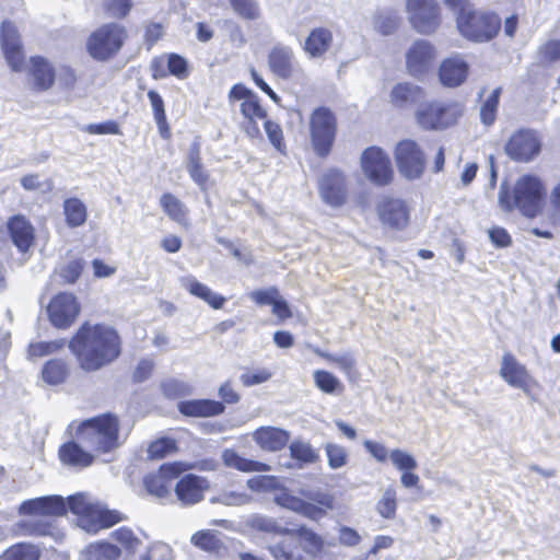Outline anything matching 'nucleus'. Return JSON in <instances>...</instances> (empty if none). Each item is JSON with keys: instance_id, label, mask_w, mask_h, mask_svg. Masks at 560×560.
<instances>
[{"instance_id": "obj_51", "label": "nucleus", "mask_w": 560, "mask_h": 560, "mask_svg": "<svg viewBox=\"0 0 560 560\" xmlns=\"http://www.w3.org/2000/svg\"><path fill=\"white\" fill-rule=\"evenodd\" d=\"M275 502L285 509L300 513L305 516V512L312 513L311 506L306 504V500L300 499L289 491L283 490L275 497Z\"/></svg>"}, {"instance_id": "obj_6", "label": "nucleus", "mask_w": 560, "mask_h": 560, "mask_svg": "<svg viewBox=\"0 0 560 560\" xmlns=\"http://www.w3.org/2000/svg\"><path fill=\"white\" fill-rule=\"evenodd\" d=\"M463 115V107L455 101L430 100L418 104L416 124L425 131H442L455 126Z\"/></svg>"}, {"instance_id": "obj_32", "label": "nucleus", "mask_w": 560, "mask_h": 560, "mask_svg": "<svg viewBox=\"0 0 560 560\" xmlns=\"http://www.w3.org/2000/svg\"><path fill=\"white\" fill-rule=\"evenodd\" d=\"M182 283L190 295L202 300L213 310L222 308L226 302L223 295L212 292L208 285L198 281L195 277L184 278Z\"/></svg>"}, {"instance_id": "obj_24", "label": "nucleus", "mask_w": 560, "mask_h": 560, "mask_svg": "<svg viewBox=\"0 0 560 560\" xmlns=\"http://www.w3.org/2000/svg\"><path fill=\"white\" fill-rule=\"evenodd\" d=\"M95 454L82 445L78 440L68 441L59 446L58 457L66 466L85 468L94 463Z\"/></svg>"}, {"instance_id": "obj_3", "label": "nucleus", "mask_w": 560, "mask_h": 560, "mask_svg": "<svg viewBox=\"0 0 560 560\" xmlns=\"http://www.w3.org/2000/svg\"><path fill=\"white\" fill-rule=\"evenodd\" d=\"M455 13L456 28L469 42L487 43L495 38L502 27L499 14L490 10H479L470 0H443Z\"/></svg>"}, {"instance_id": "obj_60", "label": "nucleus", "mask_w": 560, "mask_h": 560, "mask_svg": "<svg viewBox=\"0 0 560 560\" xmlns=\"http://www.w3.org/2000/svg\"><path fill=\"white\" fill-rule=\"evenodd\" d=\"M268 550L276 560H302L303 558L298 550H294V548H291L284 542L269 546Z\"/></svg>"}, {"instance_id": "obj_40", "label": "nucleus", "mask_w": 560, "mask_h": 560, "mask_svg": "<svg viewBox=\"0 0 560 560\" xmlns=\"http://www.w3.org/2000/svg\"><path fill=\"white\" fill-rule=\"evenodd\" d=\"M191 544L209 553H219L223 548V542L218 534L211 529H201L191 536Z\"/></svg>"}, {"instance_id": "obj_18", "label": "nucleus", "mask_w": 560, "mask_h": 560, "mask_svg": "<svg viewBox=\"0 0 560 560\" xmlns=\"http://www.w3.org/2000/svg\"><path fill=\"white\" fill-rule=\"evenodd\" d=\"M150 71L154 80L165 79L170 75L185 80L190 73L186 58L176 52H166L152 58Z\"/></svg>"}, {"instance_id": "obj_34", "label": "nucleus", "mask_w": 560, "mask_h": 560, "mask_svg": "<svg viewBox=\"0 0 560 560\" xmlns=\"http://www.w3.org/2000/svg\"><path fill=\"white\" fill-rule=\"evenodd\" d=\"M69 376V362L62 358L47 360L40 371L42 380L50 386H57L66 383Z\"/></svg>"}, {"instance_id": "obj_57", "label": "nucleus", "mask_w": 560, "mask_h": 560, "mask_svg": "<svg viewBox=\"0 0 560 560\" xmlns=\"http://www.w3.org/2000/svg\"><path fill=\"white\" fill-rule=\"evenodd\" d=\"M377 512L384 518H394L397 510L396 492L393 489H387L384 495L377 503Z\"/></svg>"}, {"instance_id": "obj_17", "label": "nucleus", "mask_w": 560, "mask_h": 560, "mask_svg": "<svg viewBox=\"0 0 560 560\" xmlns=\"http://www.w3.org/2000/svg\"><path fill=\"white\" fill-rule=\"evenodd\" d=\"M318 189L322 199L331 207H341L348 200L346 175L337 168H330L323 175Z\"/></svg>"}, {"instance_id": "obj_19", "label": "nucleus", "mask_w": 560, "mask_h": 560, "mask_svg": "<svg viewBox=\"0 0 560 560\" xmlns=\"http://www.w3.org/2000/svg\"><path fill=\"white\" fill-rule=\"evenodd\" d=\"M435 49L424 39L416 40L406 54V69L413 78L424 75L434 66Z\"/></svg>"}, {"instance_id": "obj_25", "label": "nucleus", "mask_w": 560, "mask_h": 560, "mask_svg": "<svg viewBox=\"0 0 560 560\" xmlns=\"http://www.w3.org/2000/svg\"><path fill=\"white\" fill-rule=\"evenodd\" d=\"M294 52L289 46L277 45L268 54V66L273 74L289 79L294 72Z\"/></svg>"}, {"instance_id": "obj_11", "label": "nucleus", "mask_w": 560, "mask_h": 560, "mask_svg": "<svg viewBox=\"0 0 560 560\" xmlns=\"http://www.w3.org/2000/svg\"><path fill=\"white\" fill-rule=\"evenodd\" d=\"M399 173L408 179H417L425 170V155L417 141L411 139L400 140L394 151Z\"/></svg>"}, {"instance_id": "obj_43", "label": "nucleus", "mask_w": 560, "mask_h": 560, "mask_svg": "<svg viewBox=\"0 0 560 560\" xmlns=\"http://www.w3.org/2000/svg\"><path fill=\"white\" fill-rule=\"evenodd\" d=\"M319 355L328 363L335 364L350 380H357L359 376L355 359L349 354L336 355L328 352H319Z\"/></svg>"}, {"instance_id": "obj_9", "label": "nucleus", "mask_w": 560, "mask_h": 560, "mask_svg": "<svg viewBox=\"0 0 560 560\" xmlns=\"http://www.w3.org/2000/svg\"><path fill=\"white\" fill-rule=\"evenodd\" d=\"M408 20L415 31L430 35L442 24V10L436 0H406Z\"/></svg>"}, {"instance_id": "obj_23", "label": "nucleus", "mask_w": 560, "mask_h": 560, "mask_svg": "<svg viewBox=\"0 0 560 560\" xmlns=\"http://www.w3.org/2000/svg\"><path fill=\"white\" fill-rule=\"evenodd\" d=\"M13 244L22 253L27 252L35 242V230L32 223L22 214H15L7 223Z\"/></svg>"}, {"instance_id": "obj_8", "label": "nucleus", "mask_w": 560, "mask_h": 560, "mask_svg": "<svg viewBox=\"0 0 560 560\" xmlns=\"http://www.w3.org/2000/svg\"><path fill=\"white\" fill-rule=\"evenodd\" d=\"M231 103L241 102L240 112L244 117L243 129L250 138L260 136L259 120L268 116L266 108L261 105L259 97L244 84H234L229 92Z\"/></svg>"}, {"instance_id": "obj_56", "label": "nucleus", "mask_w": 560, "mask_h": 560, "mask_svg": "<svg viewBox=\"0 0 560 560\" xmlns=\"http://www.w3.org/2000/svg\"><path fill=\"white\" fill-rule=\"evenodd\" d=\"M325 452L330 468L338 469L347 465L348 453L345 447L335 443H328L325 446Z\"/></svg>"}, {"instance_id": "obj_53", "label": "nucleus", "mask_w": 560, "mask_h": 560, "mask_svg": "<svg viewBox=\"0 0 560 560\" xmlns=\"http://www.w3.org/2000/svg\"><path fill=\"white\" fill-rule=\"evenodd\" d=\"M233 11L244 20L254 21L260 15L256 0H229Z\"/></svg>"}, {"instance_id": "obj_62", "label": "nucleus", "mask_w": 560, "mask_h": 560, "mask_svg": "<svg viewBox=\"0 0 560 560\" xmlns=\"http://www.w3.org/2000/svg\"><path fill=\"white\" fill-rule=\"evenodd\" d=\"M95 556L98 560H118L121 550L108 541H98L94 545Z\"/></svg>"}, {"instance_id": "obj_55", "label": "nucleus", "mask_w": 560, "mask_h": 560, "mask_svg": "<svg viewBox=\"0 0 560 560\" xmlns=\"http://www.w3.org/2000/svg\"><path fill=\"white\" fill-rule=\"evenodd\" d=\"M264 127H265L267 137H268L269 141L271 142V144L275 147V149L277 151H279L280 153L284 154L287 151V144L284 141L283 131H282L281 126L278 122L266 118L264 120Z\"/></svg>"}, {"instance_id": "obj_31", "label": "nucleus", "mask_w": 560, "mask_h": 560, "mask_svg": "<svg viewBox=\"0 0 560 560\" xmlns=\"http://www.w3.org/2000/svg\"><path fill=\"white\" fill-rule=\"evenodd\" d=\"M332 44V33L327 27H315L305 38L303 49L312 58L324 56Z\"/></svg>"}, {"instance_id": "obj_36", "label": "nucleus", "mask_w": 560, "mask_h": 560, "mask_svg": "<svg viewBox=\"0 0 560 560\" xmlns=\"http://www.w3.org/2000/svg\"><path fill=\"white\" fill-rule=\"evenodd\" d=\"M306 504L311 506L312 513L305 512V517L318 521L324 517L327 511L335 508V497L328 492H310L306 494Z\"/></svg>"}, {"instance_id": "obj_54", "label": "nucleus", "mask_w": 560, "mask_h": 560, "mask_svg": "<svg viewBox=\"0 0 560 560\" xmlns=\"http://www.w3.org/2000/svg\"><path fill=\"white\" fill-rule=\"evenodd\" d=\"M68 511L80 517H89L93 514V505L83 493H75L67 498Z\"/></svg>"}, {"instance_id": "obj_52", "label": "nucleus", "mask_w": 560, "mask_h": 560, "mask_svg": "<svg viewBox=\"0 0 560 560\" xmlns=\"http://www.w3.org/2000/svg\"><path fill=\"white\" fill-rule=\"evenodd\" d=\"M144 487L150 494L165 498L170 493L171 483L158 471L144 478Z\"/></svg>"}, {"instance_id": "obj_44", "label": "nucleus", "mask_w": 560, "mask_h": 560, "mask_svg": "<svg viewBox=\"0 0 560 560\" xmlns=\"http://www.w3.org/2000/svg\"><path fill=\"white\" fill-rule=\"evenodd\" d=\"M133 0H102L101 8L105 16L125 20L133 9Z\"/></svg>"}, {"instance_id": "obj_29", "label": "nucleus", "mask_w": 560, "mask_h": 560, "mask_svg": "<svg viewBox=\"0 0 560 560\" xmlns=\"http://www.w3.org/2000/svg\"><path fill=\"white\" fill-rule=\"evenodd\" d=\"M468 75V65L458 58H448L442 61L439 77L443 85L455 88L460 85Z\"/></svg>"}, {"instance_id": "obj_50", "label": "nucleus", "mask_w": 560, "mask_h": 560, "mask_svg": "<svg viewBox=\"0 0 560 560\" xmlns=\"http://www.w3.org/2000/svg\"><path fill=\"white\" fill-rule=\"evenodd\" d=\"M315 385L326 394L342 393L343 385L340 381L330 372L325 370H317L314 372Z\"/></svg>"}, {"instance_id": "obj_21", "label": "nucleus", "mask_w": 560, "mask_h": 560, "mask_svg": "<svg viewBox=\"0 0 560 560\" xmlns=\"http://www.w3.org/2000/svg\"><path fill=\"white\" fill-rule=\"evenodd\" d=\"M20 511L31 516L61 517L68 513V508L62 497L46 495L24 501Z\"/></svg>"}, {"instance_id": "obj_47", "label": "nucleus", "mask_w": 560, "mask_h": 560, "mask_svg": "<svg viewBox=\"0 0 560 560\" xmlns=\"http://www.w3.org/2000/svg\"><path fill=\"white\" fill-rule=\"evenodd\" d=\"M289 448L291 457L300 465L314 464L319 459L318 453L308 443L294 441Z\"/></svg>"}, {"instance_id": "obj_26", "label": "nucleus", "mask_w": 560, "mask_h": 560, "mask_svg": "<svg viewBox=\"0 0 560 560\" xmlns=\"http://www.w3.org/2000/svg\"><path fill=\"white\" fill-rule=\"evenodd\" d=\"M541 223L547 229L534 228L532 233L538 237L553 238L551 230L560 228V182L551 189L549 197V209L542 218Z\"/></svg>"}, {"instance_id": "obj_16", "label": "nucleus", "mask_w": 560, "mask_h": 560, "mask_svg": "<svg viewBox=\"0 0 560 560\" xmlns=\"http://www.w3.org/2000/svg\"><path fill=\"white\" fill-rule=\"evenodd\" d=\"M500 375L510 386L521 388L528 395L539 387L538 382L529 374L526 366L510 352L502 357Z\"/></svg>"}, {"instance_id": "obj_12", "label": "nucleus", "mask_w": 560, "mask_h": 560, "mask_svg": "<svg viewBox=\"0 0 560 560\" xmlns=\"http://www.w3.org/2000/svg\"><path fill=\"white\" fill-rule=\"evenodd\" d=\"M361 167L365 176L375 185L385 186L393 180L392 162L378 147H369L362 152Z\"/></svg>"}, {"instance_id": "obj_5", "label": "nucleus", "mask_w": 560, "mask_h": 560, "mask_svg": "<svg viewBox=\"0 0 560 560\" xmlns=\"http://www.w3.org/2000/svg\"><path fill=\"white\" fill-rule=\"evenodd\" d=\"M129 38L126 25L119 22H107L92 31L86 39V51L97 61L113 59L122 49Z\"/></svg>"}, {"instance_id": "obj_27", "label": "nucleus", "mask_w": 560, "mask_h": 560, "mask_svg": "<svg viewBox=\"0 0 560 560\" xmlns=\"http://www.w3.org/2000/svg\"><path fill=\"white\" fill-rule=\"evenodd\" d=\"M178 410L182 415L195 418L214 417L224 412L222 401L212 399H194L179 402Z\"/></svg>"}, {"instance_id": "obj_2", "label": "nucleus", "mask_w": 560, "mask_h": 560, "mask_svg": "<svg viewBox=\"0 0 560 560\" xmlns=\"http://www.w3.org/2000/svg\"><path fill=\"white\" fill-rule=\"evenodd\" d=\"M74 438L96 456L115 452L122 444L121 421L114 412H104L75 424Z\"/></svg>"}, {"instance_id": "obj_48", "label": "nucleus", "mask_w": 560, "mask_h": 560, "mask_svg": "<svg viewBox=\"0 0 560 560\" xmlns=\"http://www.w3.org/2000/svg\"><path fill=\"white\" fill-rule=\"evenodd\" d=\"M110 536L129 553H135L142 544L133 530L127 526L115 529Z\"/></svg>"}, {"instance_id": "obj_15", "label": "nucleus", "mask_w": 560, "mask_h": 560, "mask_svg": "<svg viewBox=\"0 0 560 560\" xmlns=\"http://www.w3.org/2000/svg\"><path fill=\"white\" fill-rule=\"evenodd\" d=\"M0 44L10 69L14 72H21L25 66V54L20 33L11 21L1 23Z\"/></svg>"}, {"instance_id": "obj_63", "label": "nucleus", "mask_w": 560, "mask_h": 560, "mask_svg": "<svg viewBox=\"0 0 560 560\" xmlns=\"http://www.w3.org/2000/svg\"><path fill=\"white\" fill-rule=\"evenodd\" d=\"M164 36V26L159 22H149L144 26L143 42L148 48L154 46Z\"/></svg>"}, {"instance_id": "obj_59", "label": "nucleus", "mask_w": 560, "mask_h": 560, "mask_svg": "<svg viewBox=\"0 0 560 560\" xmlns=\"http://www.w3.org/2000/svg\"><path fill=\"white\" fill-rule=\"evenodd\" d=\"M187 470H191L188 463L171 462L162 464L158 471L171 483L173 479L180 477Z\"/></svg>"}, {"instance_id": "obj_39", "label": "nucleus", "mask_w": 560, "mask_h": 560, "mask_svg": "<svg viewBox=\"0 0 560 560\" xmlns=\"http://www.w3.org/2000/svg\"><path fill=\"white\" fill-rule=\"evenodd\" d=\"M63 212L66 222L71 228L81 226L88 218L85 205L75 197H71L63 202Z\"/></svg>"}, {"instance_id": "obj_1", "label": "nucleus", "mask_w": 560, "mask_h": 560, "mask_svg": "<svg viewBox=\"0 0 560 560\" xmlns=\"http://www.w3.org/2000/svg\"><path fill=\"white\" fill-rule=\"evenodd\" d=\"M68 347L83 371L95 372L120 357L122 341L114 327L84 322L69 340Z\"/></svg>"}, {"instance_id": "obj_20", "label": "nucleus", "mask_w": 560, "mask_h": 560, "mask_svg": "<svg viewBox=\"0 0 560 560\" xmlns=\"http://www.w3.org/2000/svg\"><path fill=\"white\" fill-rule=\"evenodd\" d=\"M27 74L32 91L37 93L52 89L57 79L55 66L46 57L40 55H35L30 58Z\"/></svg>"}, {"instance_id": "obj_33", "label": "nucleus", "mask_w": 560, "mask_h": 560, "mask_svg": "<svg viewBox=\"0 0 560 560\" xmlns=\"http://www.w3.org/2000/svg\"><path fill=\"white\" fill-rule=\"evenodd\" d=\"M222 462L228 468L242 472H267L271 470L270 465L245 458L233 448H225L222 452Z\"/></svg>"}, {"instance_id": "obj_10", "label": "nucleus", "mask_w": 560, "mask_h": 560, "mask_svg": "<svg viewBox=\"0 0 560 560\" xmlns=\"http://www.w3.org/2000/svg\"><path fill=\"white\" fill-rule=\"evenodd\" d=\"M541 147V139L537 131L521 128L511 135L504 145V151L512 161L528 163L540 154Z\"/></svg>"}, {"instance_id": "obj_61", "label": "nucleus", "mask_w": 560, "mask_h": 560, "mask_svg": "<svg viewBox=\"0 0 560 560\" xmlns=\"http://www.w3.org/2000/svg\"><path fill=\"white\" fill-rule=\"evenodd\" d=\"M253 527L257 530L276 534V535H289L288 528L281 527L275 520L267 517H256L253 521Z\"/></svg>"}, {"instance_id": "obj_22", "label": "nucleus", "mask_w": 560, "mask_h": 560, "mask_svg": "<svg viewBox=\"0 0 560 560\" xmlns=\"http://www.w3.org/2000/svg\"><path fill=\"white\" fill-rule=\"evenodd\" d=\"M209 488L210 485L206 477L187 474L177 481L175 494L183 505L189 506L201 502Z\"/></svg>"}, {"instance_id": "obj_64", "label": "nucleus", "mask_w": 560, "mask_h": 560, "mask_svg": "<svg viewBox=\"0 0 560 560\" xmlns=\"http://www.w3.org/2000/svg\"><path fill=\"white\" fill-rule=\"evenodd\" d=\"M540 58L546 63H552L560 60V40L550 39L539 49Z\"/></svg>"}, {"instance_id": "obj_7", "label": "nucleus", "mask_w": 560, "mask_h": 560, "mask_svg": "<svg viewBox=\"0 0 560 560\" xmlns=\"http://www.w3.org/2000/svg\"><path fill=\"white\" fill-rule=\"evenodd\" d=\"M310 138L319 158L330 154L338 130L336 114L326 106L316 107L310 115Z\"/></svg>"}, {"instance_id": "obj_41", "label": "nucleus", "mask_w": 560, "mask_h": 560, "mask_svg": "<svg viewBox=\"0 0 560 560\" xmlns=\"http://www.w3.org/2000/svg\"><path fill=\"white\" fill-rule=\"evenodd\" d=\"M289 535L294 536L303 542V548L310 553H319L323 551V538L314 530L302 525L295 529H290Z\"/></svg>"}, {"instance_id": "obj_58", "label": "nucleus", "mask_w": 560, "mask_h": 560, "mask_svg": "<svg viewBox=\"0 0 560 560\" xmlns=\"http://www.w3.org/2000/svg\"><path fill=\"white\" fill-rule=\"evenodd\" d=\"M389 458L394 466L401 471L415 470L418 466L413 456L399 448L390 451Z\"/></svg>"}, {"instance_id": "obj_30", "label": "nucleus", "mask_w": 560, "mask_h": 560, "mask_svg": "<svg viewBox=\"0 0 560 560\" xmlns=\"http://www.w3.org/2000/svg\"><path fill=\"white\" fill-rule=\"evenodd\" d=\"M187 171L192 182L201 189L207 190L210 185V174L206 170L199 143L195 142L189 148L187 156Z\"/></svg>"}, {"instance_id": "obj_42", "label": "nucleus", "mask_w": 560, "mask_h": 560, "mask_svg": "<svg viewBox=\"0 0 560 560\" xmlns=\"http://www.w3.org/2000/svg\"><path fill=\"white\" fill-rule=\"evenodd\" d=\"M501 94L502 88L498 86L489 94V96L481 104L480 120L485 126H491L494 124L498 116V108Z\"/></svg>"}, {"instance_id": "obj_49", "label": "nucleus", "mask_w": 560, "mask_h": 560, "mask_svg": "<svg viewBox=\"0 0 560 560\" xmlns=\"http://www.w3.org/2000/svg\"><path fill=\"white\" fill-rule=\"evenodd\" d=\"M66 346L65 339L32 342L27 347L28 359L42 358L58 352Z\"/></svg>"}, {"instance_id": "obj_13", "label": "nucleus", "mask_w": 560, "mask_h": 560, "mask_svg": "<svg viewBox=\"0 0 560 560\" xmlns=\"http://www.w3.org/2000/svg\"><path fill=\"white\" fill-rule=\"evenodd\" d=\"M81 305L75 295L69 292L57 293L47 305L50 324L58 329H67L77 320Z\"/></svg>"}, {"instance_id": "obj_38", "label": "nucleus", "mask_w": 560, "mask_h": 560, "mask_svg": "<svg viewBox=\"0 0 560 560\" xmlns=\"http://www.w3.org/2000/svg\"><path fill=\"white\" fill-rule=\"evenodd\" d=\"M147 95L152 106L154 120L158 125L160 136L163 139L168 140L172 132L165 113L164 101L154 90H150Z\"/></svg>"}, {"instance_id": "obj_28", "label": "nucleus", "mask_w": 560, "mask_h": 560, "mask_svg": "<svg viewBox=\"0 0 560 560\" xmlns=\"http://www.w3.org/2000/svg\"><path fill=\"white\" fill-rule=\"evenodd\" d=\"M254 440L260 448L277 452L287 446L290 441V434L283 429L261 427L254 432Z\"/></svg>"}, {"instance_id": "obj_45", "label": "nucleus", "mask_w": 560, "mask_h": 560, "mask_svg": "<svg viewBox=\"0 0 560 560\" xmlns=\"http://www.w3.org/2000/svg\"><path fill=\"white\" fill-rule=\"evenodd\" d=\"M24 534L28 536H51L57 537L59 535V528L52 520H34L23 524Z\"/></svg>"}, {"instance_id": "obj_37", "label": "nucleus", "mask_w": 560, "mask_h": 560, "mask_svg": "<svg viewBox=\"0 0 560 560\" xmlns=\"http://www.w3.org/2000/svg\"><path fill=\"white\" fill-rule=\"evenodd\" d=\"M160 206L172 221H175L183 226L188 225V209L175 195L164 192L160 197Z\"/></svg>"}, {"instance_id": "obj_46", "label": "nucleus", "mask_w": 560, "mask_h": 560, "mask_svg": "<svg viewBox=\"0 0 560 560\" xmlns=\"http://www.w3.org/2000/svg\"><path fill=\"white\" fill-rule=\"evenodd\" d=\"M178 451L177 442L168 436L159 438L148 445V457L150 459H163Z\"/></svg>"}, {"instance_id": "obj_14", "label": "nucleus", "mask_w": 560, "mask_h": 560, "mask_svg": "<svg viewBox=\"0 0 560 560\" xmlns=\"http://www.w3.org/2000/svg\"><path fill=\"white\" fill-rule=\"evenodd\" d=\"M378 220L394 231H402L410 223V210L407 202L400 198L383 197L375 207Z\"/></svg>"}, {"instance_id": "obj_35", "label": "nucleus", "mask_w": 560, "mask_h": 560, "mask_svg": "<svg viewBox=\"0 0 560 560\" xmlns=\"http://www.w3.org/2000/svg\"><path fill=\"white\" fill-rule=\"evenodd\" d=\"M390 103L397 108L408 107L424 97V90L409 82L397 83L390 92Z\"/></svg>"}, {"instance_id": "obj_4", "label": "nucleus", "mask_w": 560, "mask_h": 560, "mask_svg": "<svg viewBox=\"0 0 560 560\" xmlns=\"http://www.w3.org/2000/svg\"><path fill=\"white\" fill-rule=\"evenodd\" d=\"M546 188L541 179L533 174L521 176L512 189H501L499 202L504 211L517 209L524 217L534 219L542 210Z\"/></svg>"}]
</instances>
